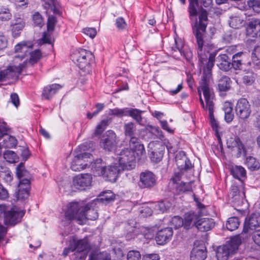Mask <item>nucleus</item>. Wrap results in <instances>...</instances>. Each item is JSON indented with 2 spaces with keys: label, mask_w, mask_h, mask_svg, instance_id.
Returning a JSON list of instances; mask_svg holds the SVG:
<instances>
[{
  "label": "nucleus",
  "mask_w": 260,
  "mask_h": 260,
  "mask_svg": "<svg viewBox=\"0 0 260 260\" xmlns=\"http://www.w3.org/2000/svg\"><path fill=\"white\" fill-rule=\"evenodd\" d=\"M213 60L214 56L212 55L207 64L206 69H204L203 71V77L198 91L200 95V103L204 109L208 110L211 125L218 138L219 125L218 122L214 117L213 92L210 87L212 83L211 70L213 66Z\"/></svg>",
  "instance_id": "nucleus-1"
},
{
  "label": "nucleus",
  "mask_w": 260,
  "mask_h": 260,
  "mask_svg": "<svg viewBox=\"0 0 260 260\" xmlns=\"http://www.w3.org/2000/svg\"><path fill=\"white\" fill-rule=\"evenodd\" d=\"M12 18L10 9L7 7L0 6V20L8 21Z\"/></svg>",
  "instance_id": "nucleus-37"
},
{
  "label": "nucleus",
  "mask_w": 260,
  "mask_h": 260,
  "mask_svg": "<svg viewBox=\"0 0 260 260\" xmlns=\"http://www.w3.org/2000/svg\"><path fill=\"white\" fill-rule=\"evenodd\" d=\"M114 199L115 195L111 190L105 191L101 194V200L103 201L110 202Z\"/></svg>",
  "instance_id": "nucleus-50"
},
{
  "label": "nucleus",
  "mask_w": 260,
  "mask_h": 260,
  "mask_svg": "<svg viewBox=\"0 0 260 260\" xmlns=\"http://www.w3.org/2000/svg\"><path fill=\"white\" fill-rule=\"evenodd\" d=\"M214 226V222L212 219L208 218H200L196 224V228L201 232H206Z\"/></svg>",
  "instance_id": "nucleus-25"
},
{
  "label": "nucleus",
  "mask_w": 260,
  "mask_h": 260,
  "mask_svg": "<svg viewBox=\"0 0 260 260\" xmlns=\"http://www.w3.org/2000/svg\"><path fill=\"white\" fill-rule=\"evenodd\" d=\"M42 53L39 50H36L30 53L29 59L30 63L34 64L37 62L40 58Z\"/></svg>",
  "instance_id": "nucleus-53"
},
{
  "label": "nucleus",
  "mask_w": 260,
  "mask_h": 260,
  "mask_svg": "<svg viewBox=\"0 0 260 260\" xmlns=\"http://www.w3.org/2000/svg\"><path fill=\"white\" fill-rule=\"evenodd\" d=\"M16 175L20 179L21 177H27L28 172L25 170L24 164L21 162L16 168Z\"/></svg>",
  "instance_id": "nucleus-47"
},
{
  "label": "nucleus",
  "mask_w": 260,
  "mask_h": 260,
  "mask_svg": "<svg viewBox=\"0 0 260 260\" xmlns=\"http://www.w3.org/2000/svg\"><path fill=\"white\" fill-rule=\"evenodd\" d=\"M0 178L7 183L9 184L13 180V175L10 170L5 169L4 171H0Z\"/></svg>",
  "instance_id": "nucleus-45"
},
{
  "label": "nucleus",
  "mask_w": 260,
  "mask_h": 260,
  "mask_svg": "<svg viewBox=\"0 0 260 260\" xmlns=\"http://www.w3.org/2000/svg\"><path fill=\"white\" fill-rule=\"evenodd\" d=\"M174 42L175 46L172 47L173 51H176L178 50L180 54L182 53V49L183 47V43L181 40L177 39L175 38Z\"/></svg>",
  "instance_id": "nucleus-55"
},
{
  "label": "nucleus",
  "mask_w": 260,
  "mask_h": 260,
  "mask_svg": "<svg viewBox=\"0 0 260 260\" xmlns=\"http://www.w3.org/2000/svg\"><path fill=\"white\" fill-rule=\"evenodd\" d=\"M4 157L10 163H15L18 160L17 154L12 151L8 150L4 153Z\"/></svg>",
  "instance_id": "nucleus-42"
},
{
  "label": "nucleus",
  "mask_w": 260,
  "mask_h": 260,
  "mask_svg": "<svg viewBox=\"0 0 260 260\" xmlns=\"http://www.w3.org/2000/svg\"><path fill=\"white\" fill-rule=\"evenodd\" d=\"M235 111L237 116L243 121L247 120L251 113V106L245 98H241L237 102Z\"/></svg>",
  "instance_id": "nucleus-8"
},
{
  "label": "nucleus",
  "mask_w": 260,
  "mask_h": 260,
  "mask_svg": "<svg viewBox=\"0 0 260 260\" xmlns=\"http://www.w3.org/2000/svg\"><path fill=\"white\" fill-rule=\"evenodd\" d=\"M159 256L156 253L146 254L143 257L142 260H159Z\"/></svg>",
  "instance_id": "nucleus-63"
},
{
  "label": "nucleus",
  "mask_w": 260,
  "mask_h": 260,
  "mask_svg": "<svg viewBox=\"0 0 260 260\" xmlns=\"http://www.w3.org/2000/svg\"><path fill=\"white\" fill-rule=\"evenodd\" d=\"M231 173L235 178L239 179L241 177H244L246 175V171L241 166H236L231 169Z\"/></svg>",
  "instance_id": "nucleus-39"
},
{
  "label": "nucleus",
  "mask_w": 260,
  "mask_h": 260,
  "mask_svg": "<svg viewBox=\"0 0 260 260\" xmlns=\"http://www.w3.org/2000/svg\"><path fill=\"white\" fill-rule=\"evenodd\" d=\"M231 196L232 198V202L237 206H241L244 203L245 200V191L242 185L237 186L233 185L231 188Z\"/></svg>",
  "instance_id": "nucleus-13"
},
{
  "label": "nucleus",
  "mask_w": 260,
  "mask_h": 260,
  "mask_svg": "<svg viewBox=\"0 0 260 260\" xmlns=\"http://www.w3.org/2000/svg\"><path fill=\"white\" fill-rule=\"evenodd\" d=\"M207 256L206 248L203 242H196L190 253L191 260H204Z\"/></svg>",
  "instance_id": "nucleus-15"
},
{
  "label": "nucleus",
  "mask_w": 260,
  "mask_h": 260,
  "mask_svg": "<svg viewBox=\"0 0 260 260\" xmlns=\"http://www.w3.org/2000/svg\"><path fill=\"white\" fill-rule=\"evenodd\" d=\"M124 129L125 135L126 136L131 137V139L132 137H134L133 135H134V133L136 131V126L134 123L129 122L125 123L124 125Z\"/></svg>",
  "instance_id": "nucleus-41"
},
{
  "label": "nucleus",
  "mask_w": 260,
  "mask_h": 260,
  "mask_svg": "<svg viewBox=\"0 0 260 260\" xmlns=\"http://www.w3.org/2000/svg\"><path fill=\"white\" fill-rule=\"evenodd\" d=\"M106 164L101 159L95 160L92 166V170L95 175L104 176L107 171Z\"/></svg>",
  "instance_id": "nucleus-27"
},
{
  "label": "nucleus",
  "mask_w": 260,
  "mask_h": 260,
  "mask_svg": "<svg viewBox=\"0 0 260 260\" xmlns=\"http://www.w3.org/2000/svg\"><path fill=\"white\" fill-rule=\"evenodd\" d=\"M109 124V120H102L96 126L94 131V135H101Z\"/></svg>",
  "instance_id": "nucleus-43"
},
{
  "label": "nucleus",
  "mask_w": 260,
  "mask_h": 260,
  "mask_svg": "<svg viewBox=\"0 0 260 260\" xmlns=\"http://www.w3.org/2000/svg\"><path fill=\"white\" fill-rule=\"evenodd\" d=\"M152 208H153L152 204L151 205L150 207L147 206L144 207L141 211V212L143 216H149L152 215L153 212Z\"/></svg>",
  "instance_id": "nucleus-62"
},
{
  "label": "nucleus",
  "mask_w": 260,
  "mask_h": 260,
  "mask_svg": "<svg viewBox=\"0 0 260 260\" xmlns=\"http://www.w3.org/2000/svg\"><path fill=\"white\" fill-rule=\"evenodd\" d=\"M56 22V19L53 16H49L47 22V28L49 31H53Z\"/></svg>",
  "instance_id": "nucleus-56"
},
{
  "label": "nucleus",
  "mask_w": 260,
  "mask_h": 260,
  "mask_svg": "<svg viewBox=\"0 0 260 260\" xmlns=\"http://www.w3.org/2000/svg\"><path fill=\"white\" fill-rule=\"evenodd\" d=\"M61 88L59 84H53L45 86L43 90L42 97L46 100L51 99Z\"/></svg>",
  "instance_id": "nucleus-23"
},
{
  "label": "nucleus",
  "mask_w": 260,
  "mask_h": 260,
  "mask_svg": "<svg viewBox=\"0 0 260 260\" xmlns=\"http://www.w3.org/2000/svg\"><path fill=\"white\" fill-rule=\"evenodd\" d=\"M194 17H196L197 16ZM190 17L192 18V17ZM199 19V21L198 22L197 18H196L195 26L196 27V30L194 32V35L198 45V54L200 66L201 68L203 69L204 71V69H206L207 64L212 55L214 56L213 63H214L215 55L212 53L209 54V51L207 50V47L203 45L204 42L202 32H204L206 30L208 19L207 12L206 10H202Z\"/></svg>",
  "instance_id": "nucleus-3"
},
{
  "label": "nucleus",
  "mask_w": 260,
  "mask_h": 260,
  "mask_svg": "<svg viewBox=\"0 0 260 260\" xmlns=\"http://www.w3.org/2000/svg\"><path fill=\"white\" fill-rule=\"evenodd\" d=\"M254 242L260 247V231H255L252 236Z\"/></svg>",
  "instance_id": "nucleus-64"
},
{
  "label": "nucleus",
  "mask_w": 260,
  "mask_h": 260,
  "mask_svg": "<svg viewBox=\"0 0 260 260\" xmlns=\"http://www.w3.org/2000/svg\"><path fill=\"white\" fill-rule=\"evenodd\" d=\"M79 241V240H77L76 238L73 237L72 240H70V244H69V247L65 248L63 249V251L62 252L63 255L64 256H66L70 251H75V249H73L72 248H71V247L76 245V243H78Z\"/></svg>",
  "instance_id": "nucleus-52"
},
{
  "label": "nucleus",
  "mask_w": 260,
  "mask_h": 260,
  "mask_svg": "<svg viewBox=\"0 0 260 260\" xmlns=\"http://www.w3.org/2000/svg\"><path fill=\"white\" fill-rule=\"evenodd\" d=\"M260 224V214L253 213L245 221L244 231L247 232L249 229L254 230Z\"/></svg>",
  "instance_id": "nucleus-19"
},
{
  "label": "nucleus",
  "mask_w": 260,
  "mask_h": 260,
  "mask_svg": "<svg viewBox=\"0 0 260 260\" xmlns=\"http://www.w3.org/2000/svg\"><path fill=\"white\" fill-rule=\"evenodd\" d=\"M106 169L107 171H105V174H104L103 177L111 182L116 181L119 173L121 170H122L119 165L117 166V163L114 165L109 166L106 167Z\"/></svg>",
  "instance_id": "nucleus-17"
},
{
  "label": "nucleus",
  "mask_w": 260,
  "mask_h": 260,
  "mask_svg": "<svg viewBox=\"0 0 260 260\" xmlns=\"http://www.w3.org/2000/svg\"><path fill=\"white\" fill-rule=\"evenodd\" d=\"M98 216L97 212L90 209L88 205L83 207L79 203L74 202L68 204L64 218L68 221L75 219L79 224H83L86 219L93 220Z\"/></svg>",
  "instance_id": "nucleus-4"
},
{
  "label": "nucleus",
  "mask_w": 260,
  "mask_h": 260,
  "mask_svg": "<svg viewBox=\"0 0 260 260\" xmlns=\"http://www.w3.org/2000/svg\"><path fill=\"white\" fill-rule=\"evenodd\" d=\"M163 146L159 148L158 150H154L150 154V158L154 162H159L163 157Z\"/></svg>",
  "instance_id": "nucleus-34"
},
{
  "label": "nucleus",
  "mask_w": 260,
  "mask_h": 260,
  "mask_svg": "<svg viewBox=\"0 0 260 260\" xmlns=\"http://www.w3.org/2000/svg\"><path fill=\"white\" fill-rule=\"evenodd\" d=\"M188 12L190 17L196 16L198 14L197 8L198 7L199 0H188Z\"/></svg>",
  "instance_id": "nucleus-38"
},
{
  "label": "nucleus",
  "mask_w": 260,
  "mask_h": 260,
  "mask_svg": "<svg viewBox=\"0 0 260 260\" xmlns=\"http://www.w3.org/2000/svg\"><path fill=\"white\" fill-rule=\"evenodd\" d=\"M8 45V40L3 34H0V50L6 48Z\"/></svg>",
  "instance_id": "nucleus-61"
},
{
  "label": "nucleus",
  "mask_w": 260,
  "mask_h": 260,
  "mask_svg": "<svg viewBox=\"0 0 260 260\" xmlns=\"http://www.w3.org/2000/svg\"><path fill=\"white\" fill-rule=\"evenodd\" d=\"M32 20L34 23L39 27H41L43 25V18L42 16L38 13L36 12L32 15Z\"/></svg>",
  "instance_id": "nucleus-54"
},
{
  "label": "nucleus",
  "mask_w": 260,
  "mask_h": 260,
  "mask_svg": "<svg viewBox=\"0 0 260 260\" xmlns=\"http://www.w3.org/2000/svg\"><path fill=\"white\" fill-rule=\"evenodd\" d=\"M143 112V111L138 109H128L127 113L128 116L131 117L138 124L141 125H144V118L142 116Z\"/></svg>",
  "instance_id": "nucleus-28"
},
{
  "label": "nucleus",
  "mask_w": 260,
  "mask_h": 260,
  "mask_svg": "<svg viewBox=\"0 0 260 260\" xmlns=\"http://www.w3.org/2000/svg\"><path fill=\"white\" fill-rule=\"evenodd\" d=\"M233 253L228 245L220 246L217 248L215 258L217 260H228L229 255Z\"/></svg>",
  "instance_id": "nucleus-26"
},
{
  "label": "nucleus",
  "mask_w": 260,
  "mask_h": 260,
  "mask_svg": "<svg viewBox=\"0 0 260 260\" xmlns=\"http://www.w3.org/2000/svg\"><path fill=\"white\" fill-rule=\"evenodd\" d=\"M140 181L144 187H151L156 184V177L151 172H142L140 174Z\"/></svg>",
  "instance_id": "nucleus-21"
},
{
  "label": "nucleus",
  "mask_w": 260,
  "mask_h": 260,
  "mask_svg": "<svg viewBox=\"0 0 260 260\" xmlns=\"http://www.w3.org/2000/svg\"><path fill=\"white\" fill-rule=\"evenodd\" d=\"M227 145L229 148L237 151V157H239L242 153L245 154L244 145L240 141L239 138L237 137L229 139L227 141Z\"/></svg>",
  "instance_id": "nucleus-20"
},
{
  "label": "nucleus",
  "mask_w": 260,
  "mask_h": 260,
  "mask_svg": "<svg viewBox=\"0 0 260 260\" xmlns=\"http://www.w3.org/2000/svg\"><path fill=\"white\" fill-rule=\"evenodd\" d=\"M92 58V54L83 49L76 50L71 55V59L73 61L81 70L87 73H89L91 71L90 62Z\"/></svg>",
  "instance_id": "nucleus-5"
},
{
  "label": "nucleus",
  "mask_w": 260,
  "mask_h": 260,
  "mask_svg": "<svg viewBox=\"0 0 260 260\" xmlns=\"http://www.w3.org/2000/svg\"><path fill=\"white\" fill-rule=\"evenodd\" d=\"M239 219L236 217H230L228 219L226 226L229 231H233L237 229L239 225Z\"/></svg>",
  "instance_id": "nucleus-36"
},
{
  "label": "nucleus",
  "mask_w": 260,
  "mask_h": 260,
  "mask_svg": "<svg viewBox=\"0 0 260 260\" xmlns=\"http://www.w3.org/2000/svg\"><path fill=\"white\" fill-rule=\"evenodd\" d=\"M172 207V204L168 201H162L152 204L154 211L157 213H164Z\"/></svg>",
  "instance_id": "nucleus-29"
},
{
  "label": "nucleus",
  "mask_w": 260,
  "mask_h": 260,
  "mask_svg": "<svg viewBox=\"0 0 260 260\" xmlns=\"http://www.w3.org/2000/svg\"><path fill=\"white\" fill-rule=\"evenodd\" d=\"M119 142V138L112 130L107 131L100 141V146L105 150L112 151Z\"/></svg>",
  "instance_id": "nucleus-7"
},
{
  "label": "nucleus",
  "mask_w": 260,
  "mask_h": 260,
  "mask_svg": "<svg viewBox=\"0 0 260 260\" xmlns=\"http://www.w3.org/2000/svg\"><path fill=\"white\" fill-rule=\"evenodd\" d=\"M89 260H110V257L107 252L98 254H91Z\"/></svg>",
  "instance_id": "nucleus-48"
},
{
  "label": "nucleus",
  "mask_w": 260,
  "mask_h": 260,
  "mask_svg": "<svg viewBox=\"0 0 260 260\" xmlns=\"http://www.w3.org/2000/svg\"><path fill=\"white\" fill-rule=\"evenodd\" d=\"M141 255L139 251L130 250L127 254V260H140Z\"/></svg>",
  "instance_id": "nucleus-51"
},
{
  "label": "nucleus",
  "mask_w": 260,
  "mask_h": 260,
  "mask_svg": "<svg viewBox=\"0 0 260 260\" xmlns=\"http://www.w3.org/2000/svg\"><path fill=\"white\" fill-rule=\"evenodd\" d=\"M32 47V43L28 41H22L16 44L14 47V52L18 55L15 57L14 62L17 63L18 60L24 58L29 53Z\"/></svg>",
  "instance_id": "nucleus-12"
},
{
  "label": "nucleus",
  "mask_w": 260,
  "mask_h": 260,
  "mask_svg": "<svg viewBox=\"0 0 260 260\" xmlns=\"http://www.w3.org/2000/svg\"><path fill=\"white\" fill-rule=\"evenodd\" d=\"M200 217L194 212H188L185 214L184 219V227L189 229L193 225L196 226L197 223Z\"/></svg>",
  "instance_id": "nucleus-24"
},
{
  "label": "nucleus",
  "mask_w": 260,
  "mask_h": 260,
  "mask_svg": "<svg viewBox=\"0 0 260 260\" xmlns=\"http://www.w3.org/2000/svg\"><path fill=\"white\" fill-rule=\"evenodd\" d=\"M83 32L92 39L94 38L96 35V30L94 28H85L83 29Z\"/></svg>",
  "instance_id": "nucleus-57"
},
{
  "label": "nucleus",
  "mask_w": 260,
  "mask_h": 260,
  "mask_svg": "<svg viewBox=\"0 0 260 260\" xmlns=\"http://www.w3.org/2000/svg\"><path fill=\"white\" fill-rule=\"evenodd\" d=\"M75 252L72 257L73 260H85L88 252V246L86 240H79L76 245L71 246Z\"/></svg>",
  "instance_id": "nucleus-10"
},
{
  "label": "nucleus",
  "mask_w": 260,
  "mask_h": 260,
  "mask_svg": "<svg viewBox=\"0 0 260 260\" xmlns=\"http://www.w3.org/2000/svg\"><path fill=\"white\" fill-rule=\"evenodd\" d=\"M146 156L144 146L136 137H132L129 142V148H124L117 154L116 160L122 170L135 168L137 158L139 160Z\"/></svg>",
  "instance_id": "nucleus-2"
},
{
  "label": "nucleus",
  "mask_w": 260,
  "mask_h": 260,
  "mask_svg": "<svg viewBox=\"0 0 260 260\" xmlns=\"http://www.w3.org/2000/svg\"><path fill=\"white\" fill-rule=\"evenodd\" d=\"M127 109L128 108H127L123 109L116 108L113 109H110L109 114L110 115H114L118 117L127 116Z\"/></svg>",
  "instance_id": "nucleus-44"
},
{
  "label": "nucleus",
  "mask_w": 260,
  "mask_h": 260,
  "mask_svg": "<svg viewBox=\"0 0 260 260\" xmlns=\"http://www.w3.org/2000/svg\"><path fill=\"white\" fill-rule=\"evenodd\" d=\"M24 212L18 211L16 208H13L10 210L7 209L4 216V222L7 225H15L20 221Z\"/></svg>",
  "instance_id": "nucleus-14"
},
{
  "label": "nucleus",
  "mask_w": 260,
  "mask_h": 260,
  "mask_svg": "<svg viewBox=\"0 0 260 260\" xmlns=\"http://www.w3.org/2000/svg\"><path fill=\"white\" fill-rule=\"evenodd\" d=\"M173 232L171 228H167L158 232L155 237V240L159 245H163L169 241L173 235Z\"/></svg>",
  "instance_id": "nucleus-18"
},
{
  "label": "nucleus",
  "mask_w": 260,
  "mask_h": 260,
  "mask_svg": "<svg viewBox=\"0 0 260 260\" xmlns=\"http://www.w3.org/2000/svg\"><path fill=\"white\" fill-rule=\"evenodd\" d=\"M249 5L252 8L254 12L260 13V0L251 1Z\"/></svg>",
  "instance_id": "nucleus-58"
},
{
  "label": "nucleus",
  "mask_w": 260,
  "mask_h": 260,
  "mask_svg": "<svg viewBox=\"0 0 260 260\" xmlns=\"http://www.w3.org/2000/svg\"><path fill=\"white\" fill-rule=\"evenodd\" d=\"M176 162L178 168L181 170H186L191 167V164L187 157H186L185 160L183 158L181 160H176Z\"/></svg>",
  "instance_id": "nucleus-46"
},
{
  "label": "nucleus",
  "mask_w": 260,
  "mask_h": 260,
  "mask_svg": "<svg viewBox=\"0 0 260 260\" xmlns=\"http://www.w3.org/2000/svg\"><path fill=\"white\" fill-rule=\"evenodd\" d=\"M231 80L227 76L222 77L219 81L218 89L220 91H226L231 87Z\"/></svg>",
  "instance_id": "nucleus-32"
},
{
  "label": "nucleus",
  "mask_w": 260,
  "mask_h": 260,
  "mask_svg": "<svg viewBox=\"0 0 260 260\" xmlns=\"http://www.w3.org/2000/svg\"><path fill=\"white\" fill-rule=\"evenodd\" d=\"M5 144L7 147H13L17 145V142L15 137L10 136L8 140H5Z\"/></svg>",
  "instance_id": "nucleus-60"
},
{
  "label": "nucleus",
  "mask_w": 260,
  "mask_h": 260,
  "mask_svg": "<svg viewBox=\"0 0 260 260\" xmlns=\"http://www.w3.org/2000/svg\"><path fill=\"white\" fill-rule=\"evenodd\" d=\"M25 65L26 61H24L22 63H20L18 66H10L5 70L2 71L0 70V81L7 79L18 77Z\"/></svg>",
  "instance_id": "nucleus-9"
},
{
  "label": "nucleus",
  "mask_w": 260,
  "mask_h": 260,
  "mask_svg": "<svg viewBox=\"0 0 260 260\" xmlns=\"http://www.w3.org/2000/svg\"><path fill=\"white\" fill-rule=\"evenodd\" d=\"M219 57L220 59V62L218 64L219 69L225 71L229 70L231 68V64L229 60L228 56L225 54H222Z\"/></svg>",
  "instance_id": "nucleus-33"
},
{
  "label": "nucleus",
  "mask_w": 260,
  "mask_h": 260,
  "mask_svg": "<svg viewBox=\"0 0 260 260\" xmlns=\"http://www.w3.org/2000/svg\"><path fill=\"white\" fill-rule=\"evenodd\" d=\"M171 224L176 229L184 225L183 220L179 216H175L172 218Z\"/></svg>",
  "instance_id": "nucleus-49"
},
{
  "label": "nucleus",
  "mask_w": 260,
  "mask_h": 260,
  "mask_svg": "<svg viewBox=\"0 0 260 260\" xmlns=\"http://www.w3.org/2000/svg\"><path fill=\"white\" fill-rule=\"evenodd\" d=\"M92 178L89 174H81L74 177L73 179V186L77 189L84 190L90 186Z\"/></svg>",
  "instance_id": "nucleus-11"
},
{
  "label": "nucleus",
  "mask_w": 260,
  "mask_h": 260,
  "mask_svg": "<svg viewBox=\"0 0 260 260\" xmlns=\"http://www.w3.org/2000/svg\"><path fill=\"white\" fill-rule=\"evenodd\" d=\"M246 164L248 169L251 170H256L259 168V162L252 156H249L246 158Z\"/></svg>",
  "instance_id": "nucleus-40"
},
{
  "label": "nucleus",
  "mask_w": 260,
  "mask_h": 260,
  "mask_svg": "<svg viewBox=\"0 0 260 260\" xmlns=\"http://www.w3.org/2000/svg\"><path fill=\"white\" fill-rule=\"evenodd\" d=\"M18 190L16 194L17 200L23 201L27 199L29 196L30 190V181L25 178L20 180L18 186Z\"/></svg>",
  "instance_id": "nucleus-16"
},
{
  "label": "nucleus",
  "mask_w": 260,
  "mask_h": 260,
  "mask_svg": "<svg viewBox=\"0 0 260 260\" xmlns=\"http://www.w3.org/2000/svg\"><path fill=\"white\" fill-rule=\"evenodd\" d=\"M245 23L243 18L240 16H232L229 20V24L231 27L238 29L244 26Z\"/></svg>",
  "instance_id": "nucleus-31"
},
{
  "label": "nucleus",
  "mask_w": 260,
  "mask_h": 260,
  "mask_svg": "<svg viewBox=\"0 0 260 260\" xmlns=\"http://www.w3.org/2000/svg\"><path fill=\"white\" fill-rule=\"evenodd\" d=\"M25 26V22L21 18L16 20V22L12 25V32L14 38L18 37Z\"/></svg>",
  "instance_id": "nucleus-30"
},
{
  "label": "nucleus",
  "mask_w": 260,
  "mask_h": 260,
  "mask_svg": "<svg viewBox=\"0 0 260 260\" xmlns=\"http://www.w3.org/2000/svg\"><path fill=\"white\" fill-rule=\"evenodd\" d=\"M116 25L119 29H124L126 28L127 24L122 17H119L116 20Z\"/></svg>",
  "instance_id": "nucleus-59"
},
{
  "label": "nucleus",
  "mask_w": 260,
  "mask_h": 260,
  "mask_svg": "<svg viewBox=\"0 0 260 260\" xmlns=\"http://www.w3.org/2000/svg\"><path fill=\"white\" fill-rule=\"evenodd\" d=\"M93 160V156L90 153L76 154L71 162V168L74 171H80L89 167Z\"/></svg>",
  "instance_id": "nucleus-6"
},
{
  "label": "nucleus",
  "mask_w": 260,
  "mask_h": 260,
  "mask_svg": "<svg viewBox=\"0 0 260 260\" xmlns=\"http://www.w3.org/2000/svg\"><path fill=\"white\" fill-rule=\"evenodd\" d=\"M241 240L239 236H235L232 238L230 242L227 243L225 245H228L230 248L231 251L234 253L238 249L239 245L241 244Z\"/></svg>",
  "instance_id": "nucleus-35"
},
{
  "label": "nucleus",
  "mask_w": 260,
  "mask_h": 260,
  "mask_svg": "<svg viewBox=\"0 0 260 260\" xmlns=\"http://www.w3.org/2000/svg\"><path fill=\"white\" fill-rule=\"evenodd\" d=\"M246 31L247 35L250 37H260V20H251L248 24Z\"/></svg>",
  "instance_id": "nucleus-22"
}]
</instances>
